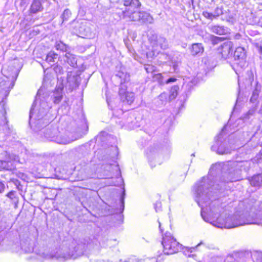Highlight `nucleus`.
I'll return each instance as SVG.
<instances>
[{"mask_svg":"<svg viewBox=\"0 0 262 262\" xmlns=\"http://www.w3.org/2000/svg\"><path fill=\"white\" fill-rule=\"evenodd\" d=\"M152 260L154 262H164V257L162 255H159L157 257H154Z\"/></svg>","mask_w":262,"mask_h":262,"instance_id":"obj_21","label":"nucleus"},{"mask_svg":"<svg viewBox=\"0 0 262 262\" xmlns=\"http://www.w3.org/2000/svg\"><path fill=\"white\" fill-rule=\"evenodd\" d=\"M43 10V6L40 0H33L29 10V14L32 15L37 14Z\"/></svg>","mask_w":262,"mask_h":262,"instance_id":"obj_6","label":"nucleus"},{"mask_svg":"<svg viewBox=\"0 0 262 262\" xmlns=\"http://www.w3.org/2000/svg\"><path fill=\"white\" fill-rule=\"evenodd\" d=\"M145 70L147 73H152L157 71V68L151 64H147L145 67Z\"/></svg>","mask_w":262,"mask_h":262,"instance_id":"obj_17","label":"nucleus"},{"mask_svg":"<svg viewBox=\"0 0 262 262\" xmlns=\"http://www.w3.org/2000/svg\"><path fill=\"white\" fill-rule=\"evenodd\" d=\"M181 249H182L183 253L185 255H187V253H188L189 252H190V253L192 252L193 251V250L195 249V247H185L183 248H181Z\"/></svg>","mask_w":262,"mask_h":262,"instance_id":"obj_20","label":"nucleus"},{"mask_svg":"<svg viewBox=\"0 0 262 262\" xmlns=\"http://www.w3.org/2000/svg\"><path fill=\"white\" fill-rule=\"evenodd\" d=\"M159 228H161V224L159 223Z\"/></svg>","mask_w":262,"mask_h":262,"instance_id":"obj_27","label":"nucleus"},{"mask_svg":"<svg viewBox=\"0 0 262 262\" xmlns=\"http://www.w3.org/2000/svg\"><path fill=\"white\" fill-rule=\"evenodd\" d=\"M28 1V0H21V2L20 3V5L21 6H26Z\"/></svg>","mask_w":262,"mask_h":262,"instance_id":"obj_25","label":"nucleus"},{"mask_svg":"<svg viewBox=\"0 0 262 262\" xmlns=\"http://www.w3.org/2000/svg\"><path fill=\"white\" fill-rule=\"evenodd\" d=\"M162 208L161 202H157L155 204V208L156 211L160 210Z\"/></svg>","mask_w":262,"mask_h":262,"instance_id":"obj_22","label":"nucleus"},{"mask_svg":"<svg viewBox=\"0 0 262 262\" xmlns=\"http://www.w3.org/2000/svg\"><path fill=\"white\" fill-rule=\"evenodd\" d=\"M219 10V8H216L215 9V12L213 13L208 11H204L203 12V15L207 19L212 20L213 19L216 18L220 15L221 14L217 12V11Z\"/></svg>","mask_w":262,"mask_h":262,"instance_id":"obj_10","label":"nucleus"},{"mask_svg":"<svg viewBox=\"0 0 262 262\" xmlns=\"http://www.w3.org/2000/svg\"><path fill=\"white\" fill-rule=\"evenodd\" d=\"M14 162H20L19 156L14 154L8 155L7 160H0V171L5 168L10 171L16 169L15 165L14 164Z\"/></svg>","mask_w":262,"mask_h":262,"instance_id":"obj_3","label":"nucleus"},{"mask_svg":"<svg viewBox=\"0 0 262 262\" xmlns=\"http://www.w3.org/2000/svg\"><path fill=\"white\" fill-rule=\"evenodd\" d=\"M57 54L53 52H50L47 54L46 58V61L49 63L54 62L55 61V59L57 58Z\"/></svg>","mask_w":262,"mask_h":262,"instance_id":"obj_13","label":"nucleus"},{"mask_svg":"<svg viewBox=\"0 0 262 262\" xmlns=\"http://www.w3.org/2000/svg\"><path fill=\"white\" fill-rule=\"evenodd\" d=\"M260 174V181L262 182V172Z\"/></svg>","mask_w":262,"mask_h":262,"instance_id":"obj_26","label":"nucleus"},{"mask_svg":"<svg viewBox=\"0 0 262 262\" xmlns=\"http://www.w3.org/2000/svg\"><path fill=\"white\" fill-rule=\"evenodd\" d=\"M123 5L124 9L119 14L120 18L126 19L129 21H140L142 23H146L151 19L149 13L137 10L142 6L140 0H123Z\"/></svg>","mask_w":262,"mask_h":262,"instance_id":"obj_1","label":"nucleus"},{"mask_svg":"<svg viewBox=\"0 0 262 262\" xmlns=\"http://www.w3.org/2000/svg\"><path fill=\"white\" fill-rule=\"evenodd\" d=\"M6 196L11 200H14L18 198L16 195V192L14 190H11L6 194Z\"/></svg>","mask_w":262,"mask_h":262,"instance_id":"obj_19","label":"nucleus"},{"mask_svg":"<svg viewBox=\"0 0 262 262\" xmlns=\"http://www.w3.org/2000/svg\"><path fill=\"white\" fill-rule=\"evenodd\" d=\"M55 47L57 50H59L62 52H66L67 50V47L66 45L61 41L56 42Z\"/></svg>","mask_w":262,"mask_h":262,"instance_id":"obj_15","label":"nucleus"},{"mask_svg":"<svg viewBox=\"0 0 262 262\" xmlns=\"http://www.w3.org/2000/svg\"><path fill=\"white\" fill-rule=\"evenodd\" d=\"M152 78L154 81H158V82L162 83L164 77L161 73H157L153 74L152 75Z\"/></svg>","mask_w":262,"mask_h":262,"instance_id":"obj_16","label":"nucleus"},{"mask_svg":"<svg viewBox=\"0 0 262 262\" xmlns=\"http://www.w3.org/2000/svg\"><path fill=\"white\" fill-rule=\"evenodd\" d=\"M232 56H233L235 60L244 59L246 57V54L244 48L241 47H237Z\"/></svg>","mask_w":262,"mask_h":262,"instance_id":"obj_9","label":"nucleus"},{"mask_svg":"<svg viewBox=\"0 0 262 262\" xmlns=\"http://www.w3.org/2000/svg\"><path fill=\"white\" fill-rule=\"evenodd\" d=\"M161 244L163 252L167 255L175 254L179 251L182 245L169 232H166L163 235Z\"/></svg>","mask_w":262,"mask_h":262,"instance_id":"obj_2","label":"nucleus"},{"mask_svg":"<svg viewBox=\"0 0 262 262\" xmlns=\"http://www.w3.org/2000/svg\"><path fill=\"white\" fill-rule=\"evenodd\" d=\"M261 183L260 174L253 176L250 180V184L253 186H260Z\"/></svg>","mask_w":262,"mask_h":262,"instance_id":"obj_12","label":"nucleus"},{"mask_svg":"<svg viewBox=\"0 0 262 262\" xmlns=\"http://www.w3.org/2000/svg\"><path fill=\"white\" fill-rule=\"evenodd\" d=\"M225 39V38L223 37H217V36H213L211 38V41L213 45L218 43L221 41H224Z\"/></svg>","mask_w":262,"mask_h":262,"instance_id":"obj_18","label":"nucleus"},{"mask_svg":"<svg viewBox=\"0 0 262 262\" xmlns=\"http://www.w3.org/2000/svg\"><path fill=\"white\" fill-rule=\"evenodd\" d=\"M212 31L217 34L223 35L225 33L224 28L219 26H214L211 28Z\"/></svg>","mask_w":262,"mask_h":262,"instance_id":"obj_14","label":"nucleus"},{"mask_svg":"<svg viewBox=\"0 0 262 262\" xmlns=\"http://www.w3.org/2000/svg\"><path fill=\"white\" fill-rule=\"evenodd\" d=\"M177 81V79L176 78H174V77H170L166 81V83H170V82H176Z\"/></svg>","mask_w":262,"mask_h":262,"instance_id":"obj_24","label":"nucleus"},{"mask_svg":"<svg viewBox=\"0 0 262 262\" xmlns=\"http://www.w3.org/2000/svg\"><path fill=\"white\" fill-rule=\"evenodd\" d=\"M233 48L231 43H225L219 48V53L223 59H226L232 55Z\"/></svg>","mask_w":262,"mask_h":262,"instance_id":"obj_5","label":"nucleus"},{"mask_svg":"<svg viewBox=\"0 0 262 262\" xmlns=\"http://www.w3.org/2000/svg\"><path fill=\"white\" fill-rule=\"evenodd\" d=\"M74 29L75 33L79 37L82 38L87 37L91 32L89 24L85 21L80 23L77 22V25L74 27Z\"/></svg>","mask_w":262,"mask_h":262,"instance_id":"obj_4","label":"nucleus"},{"mask_svg":"<svg viewBox=\"0 0 262 262\" xmlns=\"http://www.w3.org/2000/svg\"><path fill=\"white\" fill-rule=\"evenodd\" d=\"M63 87H56L53 93H54L53 102L58 104L61 102L63 98Z\"/></svg>","mask_w":262,"mask_h":262,"instance_id":"obj_8","label":"nucleus"},{"mask_svg":"<svg viewBox=\"0 0 262 262\" xmlns=\"http://www.w3.org/2000/svg\"><path fill=\"white\" fill-rule=\"evenodd\" d=\"M178 89L177 86H173L171 88L168 96V100L169 101L174 100L177 97L178 93Z\"/></svg>","mask_w":262,"mask_h":262,"instance_id":"obj_11","label":"nucleus"},{"mask_svg":"<svg viewBox=\"0 0 262 262\" xmlns=\"http://www.w3.org/2000/svg\"><path fill=\"white\" fill-rule=\"evenodd\" d=\"M204 48L201 43H192L190 48L191 54L193 56H196L203 54Z\"/></svg>","mask_w":262,"mask_h":262,"instance_id":"obj_7","label":"nucleus"},{"mask_svg":"<svg viewBox=\"0 0 262 262\" xmlns=\"http://www.w3.org/2000/svg\"><path fill=\"white\" fill-rule=\"evenodd\" d=\"M5 190V185L2 181H0V193H2Z\"/></svg>","mask_w":262,"mask_h":262,"instance_id":"obj_23","label":"nucleus"}]
</instances>
